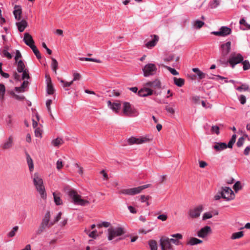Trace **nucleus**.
<instances>
[{
    "mask_svg": "<svg viewBox=\"0 0 250 250\" xmlns=\"http://www.w3.org/2000/svg\"><path fill=\"white\" fill-rule=\"evenodd\" d=\"M25 66L24 62L21 60H20L18 62L17 70L19 73H21L25 70Z\"/></svg>",
    "mask_w": 250,
    "mask_h": 250,
    "instance_id": "34",
    "label": "nucleus"
},
{
    "mask_svg": "<svg viewBox=\"0 0 250 250\" xmlns=\"http://www.w3.org/2000/svg\"><path fill=\"white\" fill-rule=\"evenodd\" d=\"M50 216L51 214L50 211H47L45 213L40 225L39 230L41 231H42L46 228H49L54 225L53 220H50Z\"/></svg>",
    "mask_w": 250,
    "mask_h": 250,
    "instance_id": "7",
    "label": "nucleus"
},
{
    "mask_svg": "<svg viewBox=\"0 0 250 250\" xmlns=\"http://www.w3.org/2000/svg\"><path fill=\"white\" fill-rule=\"evenodd\" d=\"M239 23L240 25H244L246 27V28H243L240 27V29L242 30H245L246 29H250V24H249L247 23L246 20L243 18L241 19L239 21Z\"/></svg>",
    "mask_w": 250,
    "mask_h": 250,
    "instance_id": "33",
    "label": "nucleus"
},
{
    "mask_svg": "<svg viewBox=\"0 0 250 250\" xmlns=\"http://www.w3.org/2000/svg\"><path fill=\"white\" fill-rule=\"evenodd\" d=\"M167 218V216L166 214H161L157 216V219L161 220L163 221H166Z\"/></svg>",
    "mask_w": 250,
    "mask_h": 250,
    "instance_id": "60",
    "label": "nucleus"
},
{
    "mask_svg": "<svg viewBox=\"0 0 250 250\" xmlns=\"http://www.w3.org/2000/svg\"><path fill=\"white\" fill-rule=\"evenodd\" d=\"M174 83L178 87H182L185 84V80L182 78H173Z\"/></svg>",
    "mask_w": 250,
    "mask_h": 250,
    "instance_id": "28",
    "label": "nucleus"
},
{
    "mask_svg": "<svg viewBox=\"0 0 250 250\" xmlns=\"http://www.w3.org/2000/svg\"><path fill=\"white\" fill-rule=\"evenodd\" d=\"M175 60L176 62H177L179 60V57H175L174 54H171L168 56H167L166 58H165L164 60L166 62H170L173 60Z\"/></svg>",
    "mask_w": 250,
    "mask_h": 250,
    "instance_id": "35",
    "label": "nucleus"
},
{
    "mask_svg": "<svg viewBox=\"0 0 250 250\" xmlns=\"http://www.w3.org/2000/svg\"><path fill=\"white\" fill-rule=\"evenodd\" d=\"M13 144V138L10 136L8 139L3 144L2 146L3 149H8L11 147Z\"/></svg>",
    "mask_w": 250,
    "mask_h": 250,
    "instance_id": "27",
    "label": "nucleus"
},
{
    "mask_svg": "<svg viewBox=\"0 0 250 250\" xmlns=\"http://www.w3.org/2000/svg\"><path fill=\"white\" fill-rule=\"evenodd\" d=\"M151 139L146 137L136 138L131 137L127 139L126 145H141L150 142Z\"/></svg>",
    "mask_w": 250,
    "mask_h": 250,
    "instance_id": "9",
    "label": "nucleus"
},
{
    "mask_svg": "<svg viewBox=\"0 0 250 250\" xmlns=\"http://www.w3.org/2000/svg\"><path fill=\"white\" fill-rule=\"evenodd\" d=\"M73 80L72 81H77V80H80V79L81 78V75H80V74L78 73H77V72H75L73 73Z\"/></svg>",
    "mask_w": 250,
    "mask_h": 250,
    "instance_id": "56",
    "label": "nucleus"
},
{
    "mask_svg": "<svg viewBox=\"0 0 250 250\" xmlns=\"http://www.w3.org/2000/svg\"><path fill=\"white\" fill-rule=\"evenodd\" d=\"M58 79L63 84V87H69V86H71L73 83V81H72L70 82H65L64 80L61 79L60 78H58Z\"/></svg>",
    "mask_w": 250,
    "mask_h": 250,
    "instance_id": "46",
    "label": "nucleus"
},
{
    "mask_svg": "<svg viewBox=\"0 0 250 250\" xmlns=\"http://www.w3.org/2000/svg\"><path fill=\"white\" fill-rule=\"evenodd\" d=\"M101 174H102L103 176V179L104 180H107L108 179V176L107 174L106 173L104 170H103L100 172Z\"/></svg>",
    "mask_w": 250,
    "mask_h": 250,
    "instance_id": "62",
    "label": "nucleus"
},
{
    "mask_svg": "<svg viewBox=\"0 0 250 250\" xmlns=\"http://www.w3.org/2000/svg\"><path fill=\"white\" fill-rule=\"evenodd\" d=\"M170 236L173 238H175V239H174V238L169 239V238L170 244L173 243L177 246L181 244V243L179 241V240L182 239L183 238V236L182 234H181L180 233H176V234H171Z\"/></svg>",
    "mask_w": 250,
    "mask_h": 250,
    "instance_id": "19",
    "label": "nucleus"
},
{
    "mask_svg": "<svg viewBox=\"0 0 250 250\" xmlns=\"http://www.w3.org/2000/svg\"><path fill=\"white\" fill-rule=\"evenodd\" d=\"M52 103V101L50 99L47 100L46 102V105L47 108L48 112L49 113L50 115L51 116V117L54 119V117L52 114L51 112V109L50 107V105Z\"/></svg>",
    "mask_w": 250,
    "mask_h": 250,
    "instance_id": "43",
    "label": "nucleus"
},
{
    "mask_svg": "<svg viewBox=\"0 0 250 250\" xmlns=\"http://www.w3.org/2000/svg\"><path fill=\"white\" fill-rule=\"evenodd\" d=\"M121 107V104L119 103H113L112 104V106L110 107L113 111H114L116 113L118 112L119 110L120 109Z\"/></svg>",
    "mask_w": 250,
    "mask_h": 250,
    "instance_id": "45",
    "label": "nucleus"
},
{
    "mask_svg": "<svg viewBox=\"0 0 250 250\" xmlns=\"http://www.w3.org/2000/svg\"><path fill=\"white\" fill-rule=\"evenodd\" d=\"M244 140H245L244 138L242 137L239 138L237 142V146L238 147L241 146L244 142Z\"/></svg>",
    "mask_w": 250,
    "mask_h": 250,
    "instance_id": "58",
    "label": "nucleus"
},
{
    "mask_svg": "<svg viewBox=\"0 0 250 250\" xmlns=\"http://www.w3.org/2000/svg\"><path fill=\"white\" fill-rule=\"evenodd\" d=\"M148 245L151 250H157V243L155 240H150L148 241Z\"/></svg>",
    "mask_w": 250,
    "mask_h": 250,
    "instance_id": "41",
    "label": "nucleus"
},
{
    "mask_svg": "<svg viewBox=\"0 0 250 250\" xmlns=\"http://www.w3.org/2000/svg\"><path fill=\"white\" fill-rule=\"evenodd\" d=\"M231 30L230 28L226 26H222L219 31H213L211 34L221 37H225L230 34Z\"/></svg>",
    "mask_w": 250,
    "mask_h": 250,
    "instance_id": "15",
    "label": "nucleus"
},
{
    "mask_svg": "<svg viewBox=\"0 0 250 250\" xmlns=\"http://www.w3.org/2000/svg\"><path fill=\"white\" fill-rule=\"evenodd\" d=\"M97 226L99 228H102V227L109 228L110 227H112L111 226L110 223L109 222H106V221H104V222L99 223L97 225Z\"/></svg>",
    "mask_w": 250,
    "mask_h": 250,
    "instance_id": "42",
    "label": "nucleus"
},
{
    "mask_svg": "<svg viewBox=\"0 0 250 250\" xmlns=\"http://www.w3.org/2000/svg\"><path fill=\"white\" fill-rule=\"evenodd\" d=\"M149 198L150 197L149 196L142 195L140 196V201L142 203L146 202V201H148Z\"/></svg>",
    "mask_w": 250,
    "mask_h": 250,
    "instance_id": "57",
    "label": "nucleus"
},
{
    "mask_svg": "<svg viewBox=\"0 0 250 250\" xmlns=\"http://www.w3.org/2000/svg\"><path fill=\"white\" fill-rule=\"evenodd\" d=\"M22 80H25V79H28L30 78L28 70L27 69H25L24 71H22Z\"/></svg>",
    "mask_w": 250,
    "mask_h": 250,
    "instance_id": "53",
    "label": "nucleus"
},
{
    "mask_svg": "<svg viewBox=\"0 0 250 250\" xmlns=\"http://www.w3.org/2000/svg\"><path fill=\"white\" fill-rule=\"evenodd\" d=\"M220 0H212L208 4V7L210 9L217 8L220 3Z\"/></svg>",
    "mask_w": 250,
    "mask_h": 250,
    "instance_id": "31",
    "label": "nucleus"
},
{
    "mask_svg": "<svg viewBox=\"0 0 250 250\" xmlns=\"http://www.w3.org/2000/svg\"><path fill=\"white\" fill-rule=\"evenodd\" d=\"M212 216L213 215L211 212H207L203 214L202 216V220H206L207 219L212 218Z\"/></svg>",
    "mask_w": 250,
    "mask_h": 250,
    "instance_id": "47",
    "label": "nucleus"
},
{
    "mask_svg": "<svg viewBox=\"0 0 250 250\" xmlns=\"http://www.w3.org/2000/svg\"><path fill=\"white\" fill-rule=\"evenodd\" d=\"M199 97L197 96H194L192 97V100L195 104H199Z\"/></svg>",
    "mask_w": 250,
    "mask_h": 250,
    "instance_id": "63",
    "label": "nucleus"
},
{
    "mask_svg": "<svg viewBox=\"0 0 250 250\" xmlns=\"http://www.w3.org/2000/svg\"><path fill=\"white\" fill-rule=\"evenodd\" d=\"M30 47L32 49V51H33L34 53L35 54V55H36L37 58L38 59H41V53H40L39 50L37 49L36 45H35V44H34L33 45H32Z\"/></svg>",
    "mask_w": 250,
    "mask_h": 250,
    "instance_id": "38",
    "label": "nucleus"
},
{
    "mask_svg": "<svg viewBox=\"0 0 250 250\" xmlns=\"http://www.w3.org/2000/svg\"><path fill=\"white\" fill-rule=\"evenodd\" d=\"M231 42H228L221 45V56L220 58V62L223 64H227L228 62L226 60V57L230 50Z\"/></svg>",
    "mask_w": 250,
    "mask_h": 250,
    "instance_id": "5",
    "label": "nucleus"
},
{
    "mask_svg": "<svg viewBox=\"0 0 250 250\" xmlns=\"http://www.w3.org/2000/svg\"><path fill=\"white\" fill-rule=\"evenodd\" d=\"M81 61H91L96 62L97 63H101L102 62L101 60L96 59H93V58H80L79 59Z\"/></svg>",
    "mask_w": 250,
    "mask_h": 250,
    "instance_id": "44",
    "label": "nucleus"
},
{
    "mask_svg": "<svg viewBox=\"0 0 250 250\" xmlns=\"http://www.w3.org/2000/svg\"><path fill=\"white\" fill-rule=\"evenodd\" d=\"M244 235V233L243 231H239L237 232H234L232 234L230 238L232 240L239 239L242 237Z\"/></svg>",
    "mask_w": 250,
    "mask_h": 250,
    "instance_id": "37",
    "label": "nucleus"
},
{
    "mask_svg": "<svg viewBox=\"0 0 250 250\" xmlns=\"http://www.w3.org/2000/svg\"><path fill=\"white\" fill-rule=\"evenodd\" d=\"M192 71L196 74L200 80L205 78L206 76V74L200 71L198 68H193Z\"/></svg>",
    "mask_w": 250,
    "mask_h": 250,
    "instance_id": "26",
    "label": "nucleus"
},
{
    "mask_svg": "<svg viewBox=\"0 0 250 250\" xmlns=\"http://www.w3.org/2000/svg\"><path fill=\"white\" fill-rule=\"evenodd\" d=\"M241 188V183L239 181L236 182L233 185V189L235 192H237Z\"/></svg>",
    "mask_w": 250,
    "mask_h": 250,
    "instance_id": "51",
    "label": "nucleus"
},
{
    "mask_svg": "<svg viewBox=\"0 0 250 250\" xmlns=\"http://www.w3.org/2000/svg\"><path fill=\"white\" fill-rule=\"evenodd\" d=\"M203 210L204 206L202 205H200L190 208L188 212V218L190 219L198 218Z\"/></svg>",
    "mask_w": 250,
    "mask_h": 250,
    "instance_id": "10",
    "label": "nucleus"
},
{
    "mask_svg": "<svg viewBox=\"0 0 250 250\" xmlns=\"http://www.w3.org/2000/svg\"><path fill=\"white\" fill-rule=\"evenodd\" d=\"M32 178L37 191L40 194L42 198L45 199L46 197V193L41 176L38 173H35L32 176Z\"/></svg>",
    "mask_w": 250,
    "mask_h": 250,
    "instance_id": "2",
    "label": "nucleus"
},
{
    "mask_svg": "<svg viewBox=\"0 0 250 250\" xmlns=\"http://www.w3.org/2000/svg\"><path fill=\"white\" fill-rule=\"evenodd\" d=\"M145 85L148 87L149 88L153 89V93L156 94V92L154 90L157 89H160L161 88V83L158 80H155L153 82H149L146 83Z\"/></svg>",
    "mask_w": 250,
    "mask_h": 250,
    "instance_id": "17",
    "label": "nucleus"
},
{
    "mask_svg": "<svg viewBox=\"0 0 250 250\" xmlns=\"http://www.w3.org/2000/svg\"><path fill=\"white\" fill-rule=\"evenodd\" d=\"M123 112L124 115L126 116H136L138 115L137 110L132 107L128 102L124 103Z\"/></svg>",
    "mask_w": 250,
    "mask_h": 250,
    "instance_id": "8",
    "label": "nucleus"
},
{
    "mask_svg": "<svg viewBox=\"0 0 250 250\" xmlns=\"http://www.w3.org/2000/svg\"><path fill=\"white\" fill-rule=\"evenodd\" d=\"M18 229H19L18 226H15L14 227H13L12 229L9 233H8L7 236L9 238H12V237H14L16 233L18 231Z\"/></svg>",
    "mask_w": 250,
    "mask_h": 250,
    "instance_id": "40",
    "label": "nucleus"
},
{
    "mask_svg": "<svg viewBox=\"0 0 250 250\" xmlns=\"http://www.w3.org/2000/svg\"><path fill=\"white\" fill-rule=\"evenodd\" d=\"M125 232V229L122 227H110L107 230V239L111 241L116 239V241H118L121 240L120 236Z\"/></svg>",
    "mask_w": 250,
    "mask_h": 250,
    "instance_id": "1",
    "label": "nucleus"
},
{
    "mask_svg": "<svg viewBox=\"0 0 250 250\" xmlns=\"http://www.w3.org/2000/svg\"><path fill=\"white\" fill-rule=\"evenodd\" d=\"M5 87L4 84L0 83V95L1 96L2 98L5 94Z\"/></svg>",
    "mask_w": 250,
    "mask_h": 250,
    "instance_id": "52",
    "label": "nucleus"
},
{
    "mask_svg": "<svg viewBox=\"0 0 250 250\" xmlns=\"http://www.w3.org/2000/svg\"><path fill=\"white\" fill-rule=\"evenodd\" d=\"M53 197H54V202L56 204V205H62V202L60 198V194L54 192L53 193Z\"/></svg>",
    "mask_w": 250,
    "mask_h": 250,
    "instance_id": "30",
    "label": "nucleus"
},
{
    "mask_svg": "<svg viewBox=\"0 0 250 250\" xmlns=\"http://www.w3.org/2000/svg\"><path fill=\"white\" fill-rule=\"evenodd\" d=\"M62 215V212H60L58 213V214L57 215V216L55 217L54 220H53V222L54 224H55L56 222H57L61 218Z\"/></svg>",
    "mask_w": 250,
    "mask_h": 250,
    "instance_id": "59",
    "label": "nucleus"
},
{
    "mask_svg": "<svg viewBox=\"0 0 250 250\" xmlns=\"http://www.w3.org/2000/svg\"><path fill=\"white\" fill-rule=\"evenodd\" d=\"M151 37H153V39L146 44V46L147 48H151L155 46L159 40V37L157 35H153Z\"/></svg>",
    "mask_w": 250,
    "mask_h": 250,
    "instance_id": "22",
    "label": "nucleus"
},
{
    "mask_svg": "<svg viewBox=\"0 0 250 250\" xmlns=\"http://www.w3.org/2000/svg\"><path fill=\"white\" fill-rule=\"evenodd\" d=\"M64 141L62 139L59 137L54 140H53L51 142L52 145L55 147H59L62 145Z\"/></svg>",
    "mask_w": 250,
    "mask_h": 250,
    "instance_id": "25",
    "label": "nucleus"
},
{
    "mask_svg": "<svg viewBox=\"0 0 250 250\" xmlns=\"http://www.w3.org/2000/svg\"><path fill=\"white\" fill-rule=\"evenodd\" d=\"M202 240L196 238L195 237H192L190 239L189 241L188 242V244L190 245L191 246H193L198 244L202 243Z\"/></svg>",
    "mask_w": 250,
    "mask_h": 250,
    "instance_id": "29",
    "label": "nucleus"
},
{
    "mask_svg": "<svg viewBox=\"0 0 250 250\" xmlns=\"http://www.w3.org/2000/svg\"><path fill=\"white\" fill-rule=\"evenodd\" d=\"M153 94H154L153 89H151L146 85L145 87L140 89L138 92V95L140 97L148 96Z\"/></svg>",
    "mask_w": 250,
    "mask_h": 250,
    "instance_id": "18",
    "label": "nucleus"
},
{
    "mask_svg": "<svg viewBox=\"0 0 250 250\" xmlns=\"http://www.w3.org/2000/svg\"><path fill=\"white\" fill-rule=\"evenodd\" d=\"M157 71V67L153 63H148L143 68L144 76L148 77L154 75Z\"/></svg>",
    "mask_w": 250,
    "mask_h": 250,
    "instance_id": "11",
    "label": "nucleus"
},
{
    "mask_svg": "<svg viewBox=\"0 0 250 250\" xmlns=\"http://www.w3.org/2000/svg\"><path fill=\"white\" fill-rule=\"evenodd\" d=\"M236 138V135L234 134L232 135L228 145L225 143H215L214 145L213 146V148L216 151H220L226 149L227 147L232 148L233 144L235 142Z\"/></svg>",
    "mask_w": 250,
    "mask_h": 250,
    "instance_id": "6",
    "label": "nucleus"
},
{
    "mask_svg": "<svg viewBox=\"0 0 250 250\" xmlns=\"http://www.w3.org/2000/svg\"><path fill=\"white\" fill-rule=\"evenodd\" d=\"M54 91L53 86L51 83L50 77L48 76L47 85V92L48 94H53Z\"/></svg>",
    "mask_w": 250,
    "mask_h": 250,
    "instance_id": "24",
    "label": "nucleus"
},
{
    "mask_svg": "<svg viewBox=\"0 0 250 250\" xmlns=\"http://www.w3.org/2000/svg\"><path fill=\"white\" fill-rule=\"evenodd\" d=\"M62 167V162L60 159L57 162V168L58 169H60Z\"/></svg>",
    "mask_w": 250,
    "mask_h": 250,
    "instance_id": "64",
    "label": "nucleus"
},
{
    "mask_svg": "<svg viewBox=\"0 0 250 250\" xmlns=\"http://www.w3.org/2000/svg\"><path fill=\"white\" fill-rule=\"evenodd\" d=\"M242 63L243 65V69L244 70H247L250 69V63L247 60H245L244 61H243Z\"/></svg>",
    "mask_w": 250,
    "mask_h": 250,
    "instance_id": "48",
    "label": "nucleus"
},
{
    "mask_svg": "<svg viewBox=\"0 0 250 250\" xmlns=\"http://www.w3.org/2000/svg\"><path fill=\"white\" fill-rule=\"evenodd\" d=\"M204 24V22L199 20H196L193 21L192 23L193 27L196 29H200Z\"/></svg>",
    "mask_w": 250,
    "mask_h": 250,
    "instance_id": "36",
    "label": "nucleus"
},
{
    "mask_svg": "<svg viewBox=\"0 0 250 250\" xmlns=\"http://www.w3.org/2000/svg\"><path fill=\"white\" fill-rule=\"evenodd\" d=\"M212 230L211 227L208 226H205L201 228L197 233L199 237L205 238L207 237L209 234H211Z\"/></svg>",
    "mask_w": 250,
    "mask_h": 250,
    "instance_id": "16",
    "label": "nucleus"
},
{
    "mask_svg": "<svg viewBox=\"0 0 250 250\" xmlns=\"http://www.w3.org/2000/svg\"><path fill=\"white\" fill-rule=\"evenodd\" d=\"M164 67H166L172 75H178L179 73L174 68H172L170 67L163 65Z\"/></svg>",
    "mask_w": 250,
    "mask_h": 250,
    "instance_id": "49",
    "label": "nucleus"
},
{
    "mask_svg": "<svg viewBox=\"0 0 250 250\" xmlns=\"http://www.w3.org/2000/svg\"><path fill=\"white\" fill-rule=\"evenodd\" d=\"M222 198L227 201L232 200L234 198L235 195L232 189L229 187L223 188L221 191Z\"/></svg>",
    "mask_w": 250,
    "mask_h": 250,
    "instance_id": "12",
    "label": "nucleus"
},
{
    "mask_svg": "<svg viewBox=\"0 0 250 250\" xmlns=\"http://www.w3.org/2000/svg\"><path fill=\"white\" fill-rule=\"evenodd\" d=\"M23 41L29 47L34 45V41L32 37L28 33H24Z\"/></svg>",
    "mask_w": 250,
    "mask_h": 250,
    "instance_id": "20",
    "label": "nucleus"
},
{
    "mask_svg": "<svg viewBox=\"0 0 250 250\" xmlns=\"http://www.w3.org/2000/svg\"><path fill=\"white\" fill-rule=\"evenodd\" d=\"M22 13L21 8L19 5H15L14 7V11L13 12L14 15L16 20L19 21L21 19V15Z\"/></svg>",
    "mask_w": 250,
    "mask_h": 250,
    "instance_id": "21",
    "label": "nucleus"
},
{
    "mask_svg": "<svg viewBox=\"0 0 250 250\" xmlns=\"http://www.w3.org/2000/svg\"><path fill=\"white\" fill-rule=\"evenodd\" d=\"M165 109L167 112L171 114H174L175 113V110L173 109V108L172 107H170L169 105L166 106Z\"/></svg>",
    "mask_w": 250,
    "mask_h": 250,
    "instance_id": "55",
    "label": "nucleus"
},
{
    "mask_svg": "<svg viewBox=\"0 0 250 250\" xmlns=\"http://www.w3.org/2000/svg\"><path fill=\"white\" fill-rule=\"evenodd\" d=\"M51 66L53 71L57 74V70L58 69V63L57 60L54 58H51Z\"/></svg>",
    "mask_w": 250,
    "mask_h": 250,
    "instance_id": "32",
    "label": "nucleus"
},
{
    "mask_svg": "<svg viewBox=\"0 0 250 250\" xmlns=\"http://www.w3.org/2000/svg\"><path fill=\"white\" fill-rule=\"evenodd\" d=\"M249 89V85L246 84H242L240 86L238 87L236 89L239 91L247 90Z\"/></svg>",
    "mask_w": 250,
    "mask_h": 250,
    "instance_id": "50",
    "label": "nucleus"
},
{
    "mask_svg": "<svg viewBox=\"0 0 250 250\" xmlns=\"http://www.w3.org/2000/svg\"><path fill=\"white\" fill-rule=\"evenodd\" d=\"M27 163L29 167V171L30 172H32L34 170V164L31 157H27Z\"/></svg>",
    "mask_w": 250,
    "mask_h": 250,
    "instance_id": "39",
    "label": "nucleus"
},
{
    "mask_svg": "<svg viewBox=\"0 0 250 250\" xmlns=\"http://www.w3.org/2000/svg\"><path fill=\"white\" fill-rule=\"evenodd\" d=\"M160 244L162 250H173L172 246L170 244L169 238L167 237H162L160 240Z\"/></svg>",
    "mask_w": 250,
    "mask_h": 250,
    "instance_id": "14",
    "label": "nucleus"
},
{
    "mask_svg": "<svg viewBox=\"0 0 250 250\" xmlns=\"http://www.w3.org/2000/svg\"><path fill=\"white\" fill-rule=\"evenodd\" d=\"M42 47L46 50L47 53L49 55H51L52 54V51L51 50H50V49H49L46 44H45V43L44 42H43L42 43Z\"/></svg>",
    "mask_w": 250,
    "mask_h": 250,
    "instance_id": "61",
    "label": "nucleus"
},
{
    "mask_svg": "<svg viewBox=\"0 0 250 250\" xmlns=\"http://www.w3.org/2000/svg\"><path fill=\"white\" fill-rule=\"evenodd\" d=\"M150 184L145 185L141 186H139L136 188L123 189L119 191V194L128 195H134L140 193L141 191L150 187Z\"/></svg>",
    "mask_w": 250,
    "mask_h": 250,
    "instance_id": "4",
    "label": "nucleus"
},
{
    "mask_svg": "<svg viewBox=\"0 0 250 250\" xmlns=\"http://www.w3.org/2000/svg\"><path fill=\"white\" fill-rule=\"evenodd\" d=\"M67 194L75 205L84 206L89 204L88 201L82 199L81 195L73 189L70 188L67 191Z\"/></svg>",
    "mask_w": 250,
    "mask_h": 250,
    "instance_id": "3",
    "label": "nucleus"
},
{
    "mask_svg": "<svg viewBox=\"0 0 250 250\" xmlns=\"http://www.w3.org/2000/svg\"><path fill=\"white\" fill-rule=\"evenodd\" d=\"M211 131L212 133H215L217 135H218L220 133L219 127L217 125H213L211 128Z\"/></svg>",
    "mask_w": 250,
    "mask_h": 250,
    "instance_id": "54",
    "label": "nucleus"
},
{
    "mask_svg": "<svg viewBox=\"0 0 250 250\" xmlns=\"http://www.w3.org/2000/svg\"><path fill=\"white\" fill-rule=\"evenodd\" d=\"M243 59V57L240 54H231L229 60L227 61L228 62V63H229L231 65V67L233 68L237 63L241 62H242Z\"/></svg>",
    "mask_w": 250,
    "mask_h": 250,
    "instance_id": "13",
    "label": "nucleus"
},
{
    "mask_svg": "<svg viewBox=\"0 0 250 250\" xmlns=\"http://www.w3.org/2000/svg\"><path fill=\"white\" fill-rule=\"evenodd\" d=\"M16 25L18 26L19 31L20 32H22L27 26L28 23L25 20H23L20 22H17Z\"/></svg>",
    "mask_w": 250,
    "mask_h": 250,
    "instance_id": "23",
    "label": "nucleus"
}]
</instances>
